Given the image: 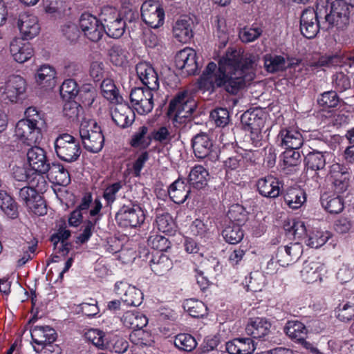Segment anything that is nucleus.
<instances>
[{"mask_svg":"<svg viewBox=\"0 0 354 354\" xmlns=\"http://www.w3.org/2000/svg\"><path fill=\"white\" fill-rule=\"evenodd\" d=\"M259 59L257 55H243L241 49L227 51L220 59L218 68L212 62L207 64L199 79V87L210 92L223 87L227 93L236 94L252 79V75L245 71L254 69Z\"/></svg>","mask_w":354,"mask_h":354,"instance_id":"obj_1","label":"nucleus"},{"mask_svg":"<svg viewBox=\"0 0 354 354\" xmlns=\"http://www.w3.org/2000/svg\"><path fill=\"white\" fill-rule=\"evenodd\" d=\"M351 8L343 1L335 0L332 2L330 12H323L325 19L323 29L328 30L335 28L338 30H344L347 28L350 24Z\"/></svg>","mask_w":354,"mask_h":354,"instance_id":"obj_2","label":"nucleus"},{"mask_svg":"<svg viewBox=\"0 0 354 354\" xmlns=\"http://www.w3.org/2000/svg\"><path fill=\"white\" fill-rule=\"evenodd\" d=\"M54 145L57 157L64 162H75L81 154L79 140L71 134L59 135L55 139Z\"/></svg>","mask_w":354,"mask_h":354,"instance_id":"obj_3","label":"nucleus"},{"mask_svg":"<svg viewBox=\"0 0 354 354\" xmlns=\"http://www.w3.org/2000/svg\"><path fill=\"white\" fill-rule=\"evenodd\" d=\"M101 21L103 26V32L113 38H120L122 37L126 28H132L129 27L122 19L120 14L112 7H104L100 15Z\"/></svg>","mask_w":354,"mask_h":354,"instance_id":"obj_4","label":"nucleus"},{"mask_svg":"<svg viewBox=\"0 0 354 354\" xmlns=\"http://www.w3.org/2000/svg\"><path fill=\"white\" fill-rule=\"evenodd\" d=\"M80 135L87 151L97 153L102 149L104 138L100 127L95 121L82 122L80 128Z\"/></svg>","mask_w":354,"mask_h":354,"instance_id":"obj_5","label":"nucleus"},{"mask_svg":"<svg viewBox=\"0 0 354 354\" xmlns=\"http://www.w3.org/2000/svg\"><path fill=\"white\" fill-rule=\"evenodd\" d=\"M324 6L319 8L317 5L316 10L313 8L305 9L300 17V30L304 37L308 39L315 37L321 28L323 29V23L321 24L319 18L323 15Z\"/></svg>","mask_w":354,"mask_h":354,"instance_id":"obj_6","label":"nucleus"},{"mask_svg":"<svg viewBox=\"0 0 354 354\" xmlns=\"http://www.w3.org/2000/svg\"><path fill=\"white\" fill-rule=\"evenodd\" d=\"M196 104L189 100L186 93H178L169 103L167 114L174 121L182 122V119L190 118Z\"/></svg>","mask_w":354,"mask_h":354,"instance_id":"obj_7","label":"nucleus"},{"mask_svg":"<svg viewBox=\"0 0 354 354\" xmlns=\"http://www.w3.org/2000/svg\"><path fill=\"white\" fill-rule=\"evenodd\" d=\"M13 192L18 194L19 201L35 214L43 215L46 213V207L41 196L37 193L32 187L24 186L23 187H15Z\"/></svg>","mask_w":354,"mask_h":354,"instance_id":"obj_8","label":"nucleus"},{"mask_svg":"<svg viewBox=\"0 0 354 354\" xmlns=\"http://www.w3.org/2000/svg\"><path fill=\"white\" fill-rule=\"evenodd\" d=\"M7 15L13 17L12 23L17 24L23 39H30L38 35L40 28L35 15L22 12L19 14L18 17H14L12 12H8Z\"/></svg>","mask_w":354,"mask_h":354,"instance_id":"obj_9","label":"nucleus"},{"mask_svg":"<svg viewBox=\"0 0 354 354\" xmlns=\"http://www.w3.org/2000/svg\"><path fill=\"white\" fill-rule=\"evenodd\" d=\"M141 17L146 24L157 28L164 23L165 12L158 1L147 0L141 6Z\"/></svg>","mask_w":354,"mask_h":354,"instance_id":"obj_10","label":"nucleus"},{"mask_svg":"<svg viewBox=\"0 0 354 354\" xmlns=\"http://www.w3.org/2000/svg\"><path fill=\"white\" fill-rule=\"evenodd\" d=\"M115 219L122 227H136L144 222L145 215L138 205H123L116 214Z\"/></svg>","mask_w":354,"mask_h":354,"instance_id":"obj_11","label":"nucleus"},{"mask_svg":"<svg viewBox=\"0 0 354 354\" xmlns=\"http://www.w3.org/2000/svg\"><path fill=\"white\" fill-rule=\"evenodd\" d=\"M130 100L136 111L140 115L150 113L153 108L152 90L136 87L131 91Z\"/></svg>","mask_w":354,"mask_h":354,"instance_id":"obj_12","label":"nucleus"},{"mask_svg":"<svg viewBox=\"0 0 354 354\" xmlns=\"http://www.w3.org/2000/svg\"><path fill=\"white\" fill-rule=\"evenodd\" d=\"M80 26L85 35L92 41H98L103 35L101 19L98 20L89 13H83L80 19Z\"/></svg>","mask_w":354,"mask_h":354,"instance_id":"obj_13","label":"nucleus"},{"mask_svg":"<svg viewBox=\"0 0 354 354\" xmlns=\"http://www.w3.org/2000/svg\"><path fill=\"white\" fill-rule=\"evenodd\" d=\"M15 135L24 143L32 146L39 143L42 139L41 131L35 127L27 120H20L15 127Z\"/></svg>","mask_w":354,"mask_h":354,"instance_id":"obj_14","label":"nucleus"},{"mask_svg":"<svg viewBox=\"0 0 354 354\" xmlns=\"http://www.w3.org/2000/svg\"><path fill=\"white\" fill-rule=\"evenodd\" d=\"M175 64L185 75H195L198 70L196 52L191 48L179 51L175 57Z\"/></svg>","mask_w":354,"mask_h":354,"instance_id":"obj_15","label":"nucleus"},{"mask_svg":"<svg viewBox=\"0 0 354 354\" xmlns=\"http://www.w3.org/2000/svg\"><path fill=\"white\" fill-rule=\"evenodd\" d=\"M303 253V246L296 242L278 248L277 259L281 266H287L297 261Z\"/></svg>","mask_w":354,"mask_h":354,"instance_id":"obj_16","label":"nucleus"},{"mask_svg":"<svg viewBox=\"0 0 354 354\" xmlns=\"http://www.w3.org/2000/svg\"><path fill=\"white\" fill-rule=\"evenodd\" d=\"M28 162L30 166L37 173L46 174L50 169L46 152L37 146L30 148L27 152Z\"/></svg>","mask_w":354,"mask_h":354,"instance_id":"obj_17","label":"nucleus"},{"mask_svg":"<svg viewBox=\"0 0 354 354\" xmlns=\"http://www.w3.org/2000/svg\"><path fill=\"white\" fill-rule=\"evenodd\" d=\"M259 194L267 198H274L279 196L283 188L282 183L272 176H268L258 180L257 183Z\"/></svg>","mask_w":354,"mask_h":354,"instance_id":"obj_18","label":"nucleus"},{"mask_svg":"<svg viewBox=\"0 0 354 354\" xmlns=\"http://www.w3.org/2000/svg\"><path fill=\"white\" fill-rule=\"evenodd\" d=\"M136 69L139 79L147 89L156 91L158 88V74L150 64L147 62H140L136 65Z\"/></svg>","mask_w":354,"mask_h":354,"instance_id":"obj_19","label":"nucleus"},{"mask_svg":"<svg viewBox=\"0 0 354 354\" xmlns=\"http://www.w3.org/2000/svg\"><path fill=\"white\" fill-rule=\"evenodd\" d=\"M117 104L111 111V118L114 122L122 128L130 126L134 121L135 114L127 104L116 102Z\"/></svg>","mask_w":354,"mask_h":354,"instance_id":"obj_20","label":"nucleus"},{"mask_svg":"<svg viewBox=\"0 0 354 354\" xmlns=\"http://www.w3.org/2000/svg\"><path fill=\"white\" fill-rule=\"evenodd\" d=\"M121 319L124 326L133 330L130 335V339L132 341L133 337L137 335L136 331L139 330L138 335L142 333L140 330L147 324V318L138 312L127 311L123 315Z\"/></svg>","mask_w":354,"mask_h":354,"instance_id":"obj_21","label":"nucleus"},{"mask_svg":"<svg viewBox=\"0 0 354 354\" xmlns=\"http://www.w3.org/2000/svg\"><path fill=\"white\" fill-rule=\"evenodd\" d=\"M23 39H14L10 45V51L15 60L19 63H24L32 55V48L30 43L24 42Z\"/></svg>","mask_w":354,"mask_h":354,"instance_id":"obj_22","label":"nucleus"},{"mask_svg":"<svg viewBox=\"0 0 354 354\" xmlns=\"http://www.w3.org/2000/svg\"><path fill=\"white\" fill-rule=\"evenodd\" d=\"M192 148L194 155L199 159L205 158L212 155L213 144L207 134L201 133L192 139Z\"/></svg>","mask_w":354,"mask_h":354,"instance_id":"obj_23","label":"nucleus"},{"mask_svg":"<svg viewBox=\"0 0 354 354\" xmlns=\"http://www.w3.org/2000/svg\"><path fill=\"white\" fill-rule=\"evenodd\" d=\"M25 91L26 82L24 78L19 75H12L6 82L3 93L11 102H15Z\"/></svg>","mask_w":354,"mask_h":354,"instance_id":"obj_24","label":"nucleus"},{"mask_svg":"<svg viewBox=\"0 0 354 354\" xmlns=\"http://www.w3.org/2000/svg\"><path fill=\"white\" fill-rule=\"evenodd\" d=\"M248 118V121L246 124L250 129V140L254 147L261 145L262 134L261 128L263 124V120L258 118L257 115L253 113H245L243 115V119Z\"/></svg>","mask_w":354,"mask_h":354,"instance_id":"obj_25","label":"nucleus"},{"mask_svg":"<svg viewBox=\"0 0 354 354\" xmlns=\"http://www.w3.org/2000/svg\"><path fill=\"white\" fill-rule=\"evenodd\" d=\"M270 326V323L266 319L257 317L250 319L245 327V331L253 338L260 339L268 334Z\"/></svg>","mask_w":354,"mask_h":354,"instance_id":"obj_26","label":"nucleus"},{"mask_svg":"<svg viewBox=\"0 0 354 354\" xmlns=\"http://www.w3.org/2000/svg\"><path fill=\"white\" fill-rule=\"evenodd\" d=\"M333 156L330 151L309 152L305 157V165L308 169L322 171L324 169L327 160Z\"/></svg>","mask_w":354,"mask_h":354,"instance_id":"obj_27","label":"nucleus"},{"mask_svg":"<svg viewBox=\"0 0 354 354\" xmlns=\"http://www.w3.org/2000/svg\"><path fill=\"white\" fill-rule=\"evenodd\" d=\"M31 337L35 344L39 346H41L46 343L55 341L57 334L55 330L48 326H37L31 330Z\"/></svg>","mask_w":354,"mask_h":354,"instance_id":"obj_28","label":"nucleus"},{"mask_svg":"<svg viewBox=\"0 0 354 354\" xmlns=\"http://www.w3.org/2000/svg\"><path fill=\"white\" fill-rule=\"evenodd\" d=\"M168 192L169 197L175 203L181 204L188 198L190 186L183 179L178 178L169 186Z\"/></svg>","mask_w":354,"mask_h":354,"instance_id":"obj_29","label":"nucleus"},{"mask_svg":"<svg viewBox=\"0 0 354 354\" xmlns=\"http://www.w3.org/2000/svg\"><path fill=\"white\" fill-rule=\"evenodd\" d=\"M278 138L281 139V145L286 149H298L303 145L301 134L295 130L283 129L280 131Z\"/></svg>","mask_w":354,"mask_h":354,"instance_id":"obj_30","label":"nucleus"},{"mask_svg":"<svg viewBox=\"0 0 354 354\" xmlns=\"http://www.w3.org/2000/svg\"><path fill=\"white\" fill-rule=\"evenodd\" d=\"M151 270L156 274L162 275L172 268L171 260L165 254L156 252L150 261Z\"/></svg>","mask_w":354,"mask_h":354,"instance_id":"obj_31","label":"nucleus"},{"mask_svg":"<svg viewBox=\"0 0 354 354\" xmlns=\"http://www.w3.org/2000/svg\"><path fill=\"white\" fill-rule=\"evenodd\" d=\"M50 178L55 183L62 186H66L71 183L69 172L62 164L53 163L50 165L49 171H47Z\"/></svg>","mask_w":354,"mask_h":354,"instance_id":"obj_32","label":"nucleus"},{"mask_svg":"<svg viewBox=\"0 0 354 354\" xmlns=\"http://www.w3.org/2000/svg\"><path fill=\"white\" fill-rule=\"evenodd\" d=\"M173 32L179 41L187 42L193 36L190 20L185 19L178 20L173 28Z\"/></svg>","mask_w":354,"mask_h":354,"instance_id":"obj_33","label":"nucleus"},{"mask_svg":"<svg viewBox=\"0 0 354 354\" xmlns=\"http://www.w3.org/2000/svg\"><path fill=\"white\" fill-rule=\"evenodd\" d=\"M286 203L292 209L300 207L306 201L304 192L299 187H289L283 196Z\"/></svg>","mask_w":354,"mask_h":354,"instance_id":"obj_34","label":"nucleus"},{"mask_svg":"<svg viewBox=\"0 0 354 354\" xmlns=\"http://www.w3.org/2000/svg\"><path fill=\"white\" fill-rule=\"evenodd\" d=\"M319 264L313 261H306L303 263L301 274L303 280L308 283H312L317 280H322L319 273Z\"/></svg>","mask_w":354,"mask_h":354,"instance_id":"obj_35","label":"nucleus"},{"mask_svg":"<svg viewBox=\"0 0 354 354\" xmlns=\"http://www.w3.org/2000/svg\"><path fill=\"white\" fill-rule=\"evenodd\" d=\"M322 207L330 214H338L344 209V202L339 196L323 194L320 198Z\"/></svg>","mask_w":354,"mask_h":354,"instance_id":"obj_36","label":"nucleus"},{"mask_svg":"<svg viewBox=\"0 0 354 354\" xmlns=\"http://www.w3.org/2000/svg\"><path fill=\"white\" fill-rule=\"evenodd\" d=\"M55 71L49 65L41 66L35 74L37 84L44 86L53 87L55 86Z\"/></svg>","mask_w":354,"mask_h":354,"instance_id":"obj_37","label":"nucleus"},{"mask_svg":"<svg viewBox=\"0 0 354 354\" xmlns=\"http://www.w3.org/2000/svg\"><path fill=\"white\" fill-rule=\"evenodd\" d=\"M208 171L201 165L195 166L189 173V182L194 187L201 189L207 183Z\"/></svg>","mask_w":354,"mask_h":354,"instance_id":"obj_38","label":"nucleus"},{"mask_svg":"<svg viewBox=\"0 0 354 354\" xmlns=\"http://www.w3.org/2000/svg\"><path fill=\"white\" fill-rule=\"evenodd\" d=\"M0 208L11 218H15L19 215L17 203L10 195L3 191H0Z\"/></svg>","mask_w":354,"mask_h":354,"instance_id":"obj_39","label":"nucleus"},{"mask_svg":"<svg viewBox=\"0 0 354 354\" xmlns=\"http://www.w3.org/2000/svg\"><path fill=\"white\" fill-rule=\"evenodd\" d=\"M264 66L270 73L282 71L289 67L283 57L279 55H266L264 57Z\"/></svg>","mask_w":354,"mask_h":354,"instance_id":"obj_40","label":"nucleus"},{"mask_svg":"<svg viewBox=\"0 0 354 354\" xmlns=\"http://www.w3.org/2000/svg\"><path fill=\"white\" fill-rule=\"evenodd\" d=\"M183 308L190 316L195 318L203 317L207 310L203 302L194 299H187L183 304Z\"/></svg>","mask_w":354,"mask_h":354,"instance_id":"obj_41","label":"nucleus"},{"mask_svg":"<svg viewBox=\"0 0 354 354\" xmlns=\"http://www.w3.org/2000/svg\"><path fill=\"white\" fill-rule=\"evenodd\" d=\"M148 127L142 126L138 131L134 133L131 140L130 144L133 147L140 149L147 148L151 142V135H148Z\"/></svg>","mask_w":354,"mask_h":354,"instance_id":"obj_42","label":"nucleus"},{"mask_svg":"<svg viewBox=\"0 0 354 354\" xmlns=\"http://www.w3.org/2000/svg\"><path fill=\"white\" fill-rule=\"evenodd\" d=\"M225 241L230 244H236L243 238V232L239 224L231 223L222 231Z\"/></svg>","mask_w":354,"mask_h":354,"instance_id":"obj_43","label":"nucleus"},{"mask_svg":"<svg viewBox=\"0 0 354 354\" xmlns=\"http://www.w3.org/2000/svg\"><path fill=\"white\" fill-rule=\"evenodd\" d=\"M284 330L290 338L297 341L302 340L307 331L304 324L299 321H288Z\"/></svg>","mask_w":354,"mask_h":354,"instance_id":"obj_44","label":"nucleus"},{"mask_svg":"<svg viewBox=\"0 0 354 354\" xmlns=\"http://www.w3.org/2000/svg\"><path fill=\"white\" fill-rule=\"evenodd\" d=\"M102 93L105 98L111 102H119L122 97L119 95L118 91L113 80L105 79L100 85Z\"/></svg>","mask_w":354,"mask_h":354,"instance_id":"obj_45","label":"nucleus"},{"mask_svg":"<svg viewBox=\"0 0 354 354\" xmlns=\"http://www.w3.org/2000/svg\"><path fill=\"white\" fill-rule=\"evenodd\" d=\"M174 345L181 351L190 352L196 347L197 343L195 338L191 335L180 333L176 336Z\"/></svg>","mask_w":354,"mask_h":354,"instance_id":"obj_46","label":"nucleus"},{"mask_svg":"<svg viewBox=\"0 0 354 354\" xmlns=\"http://www.w3.org/2000/svg\"><path fill=\"white\" fill-rule=\"evenodd\" d=\"M143 299L142 292L134 286H128L122 300L128 306H138Z\"/></svg>","mask_w":354,"mask_h":354,"instance_id":"obj_47","label":"nucleus"},{"mask_svg":"<svg viewBox=\"0 0 354 354\" xmlns=\"http://www.w3.org/2000/svg\"><path fill=\"white\" fill-rule=\"evenodd\" d=\"M82 111L81 105L75 101L68 100L64 105L63 114L71 121L78 120Z\"/></svg>","mask_w":354,"mask_h":354,"instance_id":"obj_48","label":"nucleus"},{"mask_svg":"<svg viewBox=\"0 0 354 354\" xmlns=\"http://www.w3.org/2000/svg\"><path fill=\"white\" fill-rule=\"evenodd\" d=\"M79 91L76 82L72 79L65 80L60 86V95L66 100L77 96Z\"/></svg>","mask_w":354,"mask_h":354,"instance_id":"obj_49","label":"nucleus"},{"mask_svg":"<svg viewBox=\"0 0 354 354\" xmlns=\"http://www.w3.org/2000/svg\"><path fill=\"white\" fill-rule=\"evenodd\" d=\"M227 216L232 222V223L239 224L246 220V213L243 206L236 204L232 205L227 212Z\"/></svg>","mask_w":354,"mask_h":354,"instance_id":"obj_50","label":"nucleus"},{"mask_svg":"<svg viewBox=\"0 0 354 354\" xmlns=\"http://www.w3.org/2000/svg\"><path fill=\"white\" fill-rule=\"evenodd\" d=\"M318 104L325 108L336 107L339 103V98L335 91H327L321 95L317 100Z\"/></svg>","mask_w":354,"mask_h":354,"instance_id":"obj_51","label":"nucleus"},{"mask_svg":"<svg viewBox=\"0 0 354 354\" xmlns=\"http://www.w3.org/2000/svg\"><path fill=\"white\" fill-rule=\"evenodd\" d=\"M157 227L159 231L164 233H171L174 228V222L169 214L158 216L156 219Z\"/></svg>","mask_w":354,"mask_h":354,"instance_id":"obj_52","label":"nucleus"},{"mask_svg":"<svg viewBox=\"0 0 354 354\" xmlns=\"http://www.w3.org/2000/svg\"><path fill=\"white\" fill-rule=\"evenodd\" d=\"M148 245L153 249L157 250L156 252L162 253L170 248V242L165 236L160 235L151 236L148 240Z\"/></svg>","mask_w":354,"mask_h":354,"instance_id":"obj_53","label":"nucleus"},{"mask_svg":"<svg viewBox=\"0 0 354 354\" xmlns=\"http://www.w3.org/2000/svg\"><path fill=\"white\" fill-rule=\"evenodd\" d=\"M328 239L329 235L327 233L316 231L310 235L306 241V244L313 248H318L322 246Z\"/></svg>","mask_w":354,"mask_h":354,"instance_id":"obj_54","label":"nucleus"},{"mask_svg":"<svg viewBox=\"0 0 354 354\" xmlns=\"http://www.w3.org/2000/svg\"><path fill=\"white\" fill-rule=\"evenodd\" d=\"M262 30L260 28H248L245 27L239 32V38L243 42L248 43L254 41L262 34Z\"/></svg>","mask_w":354,"mask_h":354,"instance_id":"obj_55","label":"nucleus"},{"mask_svg":"<svg viewBox=\"0 0 354 354\" xmlns=\"http://www.w3.org/2000/svg\"><path fill=\"white\" fill-rule=\"evenodd\" d=\"M210 118L218 127H225L229 122V112L226 109L218 108L211 111Z\"/></svg>","mask_w":354,"mask_h":354,"instance_id":"obj_56","label":"nucleus"},{"mask_svg":"<svg viewBox=\"0 0 354 354\" xmlns=\"http://www.w3.org/2000/svg\"><path fill=\"white\" fill-rule=\"evenodd\" d=\"M342 62V57L337 54L325 55L321 56L315 63L316 66L331 67L339 65Z\"/></svg>","mask_w":354,"mask_h":354,"instance_id":"obj_57","label":"nucleus"},{"mask_svg":"<svg viewBox=\"0 0 354 354\" xmlns=\"http://www.w3.org/2000/svg\"><path fill=\"white\" fill-rule=\"evenodd\" d=\"M329 174L332 182L350 178V174L347 169L339 163H335L330 166Z\"/></svg>","mask_w":354,"mask_h":354,"instance_id":"obj_58","label":"nucleus"},{"mask_svg":"<svg viewBox=\"0 0 354 354\" xmlns=\"http://www.w3.org/2000/svg\"><path fill=\"white\" fill-rule=\"evenodd\" d=\"M86 338L91 341L93 345L100 348L106 347L105 339L102 331L97 329H91L86 333Z\"/></svg>","mask_w":354,"mask_h":354,"instance_id":"obj_59","label":"nucleus"},{"mask_svg":"<svg viewBox=\"0 0 354 354\" xmlns=\"http://www.w3.org/2000/svg\"><path fill=\"white\" fill-rule=\"evenodd\" d=\"M78 94L84 106H91L94 102L96 93L93 88L89 87L82 88Z\"/></svg>","mask_w":354,"mask_h":354,"instance_id":"obj_60","label":"nucleus"},{"mask_svg":"<svg viewBox=\"0 0 354 354\" xmlns=\"http://www.w3.org/2000/svg\"><path fill=\"white\" fill-rule=\"evenodd\" d=\"M336 313L338 319L342 322H348L354 317V306L346 304L342 308L338 307Z\"/></svg>","mask_w":354,"mask_h":354,"instance_id":"obj_61","label":"nucleus"},{"mask_svg":"<svg viewBox=\"0 0 354 354\" xmlns=\"http://www.w3.org/2000/svg\"><path fill=\"white\" fill-rule=\"evenodd\" d=\"M239 354H252L255 350L254 341L251 338H236Z\"/></svg>","mask_w":354,"mask_h":354,"instance_id":"obj_62","label":"nucleus"},{"mask_svg":"<svg viewBox=\"0 0 354 354\" xmlns=\"http://www.w3.org/2000/svg\"><path fill=\"white\" fill-rule=\"evenodd\" d=\"M301 155L299 151L295 149H287L283 153V162L285 165L288 167H293L297 165L300 162Z\"/></svg>","mask_w":354,"mask_h":354,"instance_id":"obj_63","label":"nucleus"},{"mask_svg":"<svg viewBox=\"0 0 354 354\" xmlns=\"http://www.w3.org/2000/svg\"><path fill=\"white\" fill-rule=\"evenodd\" d=\"M62 31L66 38L71 41H76L79 37L80 31L77 26L73 23H67L62 26Z\"/></svg>","mask_w":354,"mask_h":354,"instance_id":"obj_64","label":"nucleus"}]
</instances>
